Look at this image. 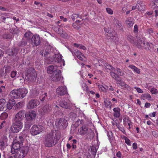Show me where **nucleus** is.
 <instances>
[{
	"instance_id": "obj_1",
	"label": "nucleus",
	"mask_w": 158,
	"mask_h": 158,
	"mask_svg": "<svg viewBox=\"0 0 158 158\" xmlns=\"http://www.w3.org/2000/svg\"><path fill=\"white\" fill-rule=\"evenodd\" d=\"M104 65L106 69L111 70V71L110 72V74L113 78L116 80H117L118 79V75L120 76H123L124 75L123 72L121 71L120 69L118 68H115L113 67L110 65L107 64Z\"/></svg>"
},
{
	"instance_id": "obj_2",
	"label": "nucleus",
	"mask_w": 158,
	"mask_h": 158,
	"mask_svg": "<svg viewBox=\"0 0 158 158\" xmlns=\"http://www.w3.org/2000/svg\"><path fill=\"white\" fill-rule=\"evenodd\" d=\"M55 135L56 134L55 132H52L46 136L44 142L45 146L50 147L55 144L56 142L55 138Z\"/></svg>"
},
{
	"instance_id": "obj_3",
	"label": "nucleus",
	"mask_w": 158,
	"mask_h": 158,
	"mask_svg": "<svg viewBox=\"0 0 158 158\" xmlns=\"http://www.w3.org/2000/svg\"><path fill=\"white\" fill-rule=\"evenodd\" d=\"M28 72H27L26 70L25 72V76L24 79L25 81L29 82H32L33 81H35L36 77H35V72L34 69L31 68L28 69Z\"/></svg>"
},
{
	"instance_id": "obj_4",
	"label": "nucleus",
	"mask_w": 158,
	"mask_h": 158,
	"mask_svg": "<svg viewBox=\"0 0 158 158\" xmlns=\"http://www.w3.org/2000/svg\"><path fill=\"white\" fill-rule=\"evenodd\" d=\"M19 139L20 140V141L19 139H15L13 140L12 146L11 149V152L12 154H14L19 149L20 146L22 145L23 139L22 136H19Z\"/></svg>"
},
{
	"instance_id": "obj_5",
	"label": "nucleus",
	"mask_w": 158,
	"mask_h": 158,
	"mask_svg": "<svg viewBox=\"0 0 158 158\" xmlns=\"http://www.w3.org/2000/svg\"><path fill=\"white\" fill-rule=\"evenodd\" d=\"M23 127L22 122L15 121L10 128V131L13 133H18L22 129Z\"/></svg>"
},
{
	"instance_id": "obj_6",
	"label": "nucleus",
	"mask_w": 158,
	"mask_h": 158,
	"mask_svg": "<svg viewBox=\"0 0 158 158\" xmlns=\"http://www.w3.org/2000/svg\"><path fill=\"white\" fill-rule=\"evenodd\" d=\"M44 129V127L41 125H34L30 130V133L33 135L40 133Z\"/></svg>"
},
{
	"instance_id": "obj_7",
	"label": "nucleus",
	"mask_w": 158,
	"mask_h": 158,
	"mask_svg": "<svg viewBox=\"0 0 158 158\" xmlns=\"http://www.w3.org/2000/svg\"><path fill=\"white\" fill-rule=\"evenodd\" d=\"M31 43L33 46L39 45L40 43V39L39 35L37 34L33 35L31 40Z\"/></svg>"
},
{
	"instance_id": "obj_8",
	"label": "nucleus",
	"mask_w": 158,
	"mask_h": 158,
	"mask_svg": "<svg viewBox=\"0 0 158 158\" xmlns=\"http://www.w3.org/2000/svg\"><path fill=\"white\" fill-rule=\"evenodd\" d=\"M40 104L39 102L37 100H31L29 101L27 105L28 109H33L37 106Z\"/></svg>"
},
{
	"instance_id": "obj_9",
	"label": "nucleus",
	"mask_w": 158,
	"mask_h": 158,
	"mask_svg": "<svg viewBox=\"0 0 158 158\" xmlns=\"http://www.w3.org/2000/svg\"><path fill=\"white\" fill-rule=\"evenodd\" d=\"M24 111H20L17 113L15 116L14 121L15 122H22V120L24 118Z\"/></svg>"
},
{
	"instance_id": "obj_10",
	"label": "nucleus",
	"mask_w": 158,
	"mask_h": 158,
	"mask_svg": "<svg viewBox=\"0 0 158 158\" xmlns=\"http://www.w3.org/2000/svg\"><path fill=\"white\" fill-rule=\"evenodd\" d=\"M56 60L60 64V66L58 65V67H60V68H62V66H64L65 65L64 61L63 59H62V56L60 54H56L55 56Z\"/></svg>"
},
{
	"instance_id": "obj_11",
	"label": "nucleus",
	"mask_w": 158,
	"mask_h": 158,
	"mask_svg": "<svg viewBox=\"0 0 158 158\" xmlns=\"http://www.w3.org/2000/svg\"><path fill=\"white\" fill-rule=\"evenodd\" d=\"M51 78L52 81H59L61 78V71L60 70H58L57 72L51 75Z\"/></svg>"
},
{
	"instance_id": "obj_12",
	"label": "nucleus",
	"mask_w": 158,
	"mask_h": 158,
	"mask_svg": "<svg viewBox=\"0 0 158 158\" xmlns=\"http://www.w3.org/2000/svg\"><path fill=\"white\" fill-rule=\"evenodd\" d=\"M58 70H60L58 69V67L56 65H51L48 66L47 67V73L49 74H55V73L57 72Z\"/></svg>"
},
{
	"instance_id": "obj_13",
	"label": "nucleus",
	"mask_w": 158,
	"mask_h": 158,
	"mask_svg": "<svg viewBox=\"0 0 158 158\" xmlns=\"http://www.w3.org/2000/svg\"><path fill=\"white\" fill-rule=\"evenodd\" d=\"M127 40L132 44L137 46L139 48H141V43H142V41H141V39H139L137 43H135L134 41V37L131 36H129L127 37Z\"/></svg>"
},
{
	"instance_id": "obj_14",
	"label": "nucleus",
	"mask_w": 158,
	"mask_h": 158,
	"mask_svg": "<svg viewBox=\"0 0 158 158\" xmlns=\"http://www.w3.org/2000/svg\"><path fill=\"white\" fill-rule=\"evenodd\" d=\"M55 124L56 126H62L64 127H66L67 126V122L64 118H62L56 120Z\"/></svg>"
},
{
	"instance_id": "obj_15",
	"label": "nucleus",
	"mask_w": 158,
	"mask_h": 158,
	"mask_svg": "<svg viewBox=\"0 0 158 158\" xmlns=\"http://www.w3.org/2000/svg\"><path fill=\"white\" fill-rule=\"evenodd\" d=\"M7 138L6 136H3L0 141V149H2L7 145Z\"/></svg>"
},
{
	"instance_id": "obj_16",
	"label": "nucleus",
	"mask_w": 158,
	"mask_h": 158,
	"mask_svg": "<svg viewBox=\"0 0 158 158\" xmlns=\"http://www.w3.org/2000/svg\"><path fill=\"white\" fill-rule=\"evenodd\" d=\"M10 95V97L13 99L20 98L18 89H14L11 91Z\"/></svg>"
},
{
	"instance_id": "obj_17",
	"label": "nucleus",
	"mask_w": 158,
	"mask_h": 158,
	"mask_svg": "<svg viewBox=\"0 0 158 158\" xmlns=\"http://www.w3.org/2000/svg\"><path fill=\"white\" fill-rule=\"evenodd\" d=\"M57 93L60 95H63L67 93V88L65 86H60L56 89Z\"/></svg>"
},
{
	"instance_id": "obj_18",
	"label": "nucleus",
	"mask_w": 158,
	"mask_h": 158,
	"mask_svg": "<svg viewBox=\"0 0 158 158\" xmlns=\"http://www.w3.org/2000/svg\"><path fill=\"white\" fill-rule=\"evenodd\" d=\"M89 129L87 126L83 125L79 130V132L80 135H84L88 133Z\"/></svg>"
},
{
	"instance_id": "obj_19",
	"label": "nucleus",
	"mask_w": 158,
	"mask_h": 158,
	"mask_svg": "<svg viewBox=\"0 0 158 158\" xmlns=\"http://www.w3.org/2000/svg\"><path fill=\"white\" fill-rule=\"evenodd\" d=\"M25 115L28 118L33 120L35 118L36 114L35 111L32 110L27 113L25 114Z\"/></svg>"
},
{
	"instance_id": "obj_20",
	"label": "nucleus",
	"mask_w": 158,
	"mask_h": 158,
	"mask_svg": "<svg viewBox=\"0 0 158 158\" xmlns=\"http://www.w3.org/2000/svg\"><path fill=\"white\" fill-rule=\"evenodd\" d=\"M33 35L31 31H27L24 34L23 39L26 40L27 42H29Z\"/></svg>"
},
{
	"instance_id": "obj_21",
	"label": "nucleus",
	"mask_w": 158,
	"mask_h": 158,
	"mask_svg": "<svg viewBox=\"0 0 158 158\" xmlns=\"http://www.w3.org/2000/svg\"><path fill=\"white\" fill-rule=\"evenodd\" d=\"M18 90L20 98H23L28 93V90L26 88H19Z\"/></svg>"
},
{
	"instance_id": "obj_22",
	"label": "nucleus",
	"mask_w": 158,
	"mask_h": 158,
	"mask_svg": "<svg viewBox=\"0 0 158 158\" xmlns=\"http://www.w3.org/2000/svg\"><path fill=\"white\" fill-rule=\"evenodd\" d=\"M51 107L49 105L44 106L42 109H40L39 111L41 113H45L50 111L51 110Z\"/></svg>"
},
{
	"instance_id": "obj_23",
	"label": "nucleus",
	"mask_w": 158,
	"mask_h": 158,
	"mask_svg": "<svg viewBox=\"0 0 158 158\" xmlns=\"http://www.w3.org/2000/svg\"><path fill=\"white\" fill-rule=\"evenodd\" d=\"M136 7H137V9L139 11H143L145 9L144 4L140 1H138L137 2Z\"/></svg>"
},
{
	"instance_id": "obj_24",
	"label": "nucleus",
	"mask_w": 158,
	"mask_h": 158,
	"mask_svg": "<svg viewBox=\"0 0 158 158\" xmlns=\"http://www.w3.org/2000/svg\"><path fill=\"white\" fill-rule=\"evenodd\" d=\"M113 116L115 118H118L120 115V109L118 107H115L113 109Z\"/></svg>"
},
{
	"instance_id": "obj_25",
	"label": "nucleus",
	"mask_w": 158,
	"mask_h": 158,
	"mask_svg": "<svg viewBox=\"0 0 158 158\" xmlns=\"http://www.w3.org/2000/svg\"><path fill=\"white\" fill-rule=\"evenodd\" d=\"M11 70V68L9 66L6 67L5 68V71L3 70L1 71L0 73L2 76H4L5 78L7 76V75Z\"/></svg>"
},
{
	"instance_id": "obj_26",
	"label": "nucleus",
	"mask_w": 158,
	"mask_h": 158,
	"mask_svg": "<svg viewBox=\"0 0 158 158\" xmlns=\"http://www.w3.org/2000/svg\"><path fill=\"white\" fill-rule=\"evenodd\" d=\"M74 53L80 60H85V56L80 51H75Z\"/></svg>"
},
{
	"instance_id": "obj_27",
	"label": "nucleus",
	"mask_w": 158,
	"mask_h": 158,
	"mask_svg": "<svg viewBox=\"0 0 158 158\" xmlns=\"http://www.w3.org/2000/svg\"><path fill=\"white\" fill-rule=\"evenodd\" d=\"M98 86L99 90L101 92H106L108 88V86L105 85H103L98 84Z\"/></svg>"
},
{
	"instance_id": "obj_28",
	"label": "nucleus",
	"mask_w": 158,
	"mask_h": 158,
	"mask_svg": "<svg viewBox=\"0 0 158 158\" xmlns=\"http://www.w3.org/2000/svg\"><path fill=\"white\" fill-rule=\"evenodd\" d=\"M15 103V102L14 99H9L7 104V109L9 110L11 109Z\"/></svg>"
},
{
	"instance_id": "obj_29",
	"label": "nucleus",
	"mask_w": 158,
	"mask_h": 158,
	"mask_svg": "<svg viewBox=\"0 0 158 158\" xmlns=\"http://www.w3.org/2000/svg\"><path fill=\"white\" fill-rule=\"evenodd\" d=\"M141 98L143 100L147 99L148 101L153 100V99H152L151 96L149 94H142L141 95Z\"/></svg>"
},
{
	"instance_id": "obj_30",
	"label": "nucleus",
	"mask_w": 158,
	"mask_h": 158,
	"mask_svg": "<svg viewBox=\"0 0 158 158\" xmlns=\"http://www.w3.org/2000/svg\"><path fill=\"white\" fill-rule=\"evenodd\" d=\"M6 101L4 99H0V111L2 110L6 107Z\"/></svg>"
},
{
	"instance_id": "obj_31",
	"label": "nucleus",
	"mask_w": 158,
	"mask_h": 158,
	"mask_svg": "<svg viewBox=\"0 0 158 158\" xmlns=\"http://www.w3.org/2000/svg\"><path fill=\"white\" fill-rule=\"evenodd\" d=\"M128 67L132 70L133 71L137 74L140 73V69L133 65H130L128 66Z\"/></svg>"
},
{
	"instance_id": "obj_32",
	"label": "nucleus",
	"mask_w": 158,
	"mask_h": 158,
	"mask_svg": "<svg viewBox=\"0 0 158 158\" xmlns=\"http://www.w3.org/2000/svg\"><path fill=\"white\" fill-rule=\"evenodd\" d=\"M141 40H142H142H141ZM143 47L144 48L147 50H149L150 48V44H151L150 43H149L147 41H143V42L142 41V43H141V44H140L141 46V47L142 46L141 45L143 44Z\"/></svg>"
},
{
	"instance_id": "obj_33",
	"label": "nucleus",
	"mask_w": 158,
	"mask_h": 158,
	"mask_svg": "<svg viewBox=\"0 0 158 158\" xmlns=\"http://www.w3.org/2000/svg\"><path fill=\"white\" fill-rule=\"evenodd\" d=\"M50 98V96H48L47 95V93H45L44 94H43L41 96H40L39 98L41 101H43L44 100L47 101Z\"/></svg>"
},
{
	"instance_id": "obj_34",
	"label": "nucleus",
	"mask_w": 158,
	"mask_h": 158,
	"mask_svg": "<svg viewBox=\"0 0 158 158\" xmlns=\"http://www.w3.org/2000/svg\"><path fill=\"white\" fill-rule=\"evenodd\" d=\"M97 62H98V65L99 66H102L104 64V61L102 60H100L98 61L97 60H94L93 63L94 66L96 67L98 66V64L97 63Z\"/></svg>"
},
{
	"instance_id": "obj_35",
	"label": "nucleus",
	"mask_w": 158,
	"mask_h": 158,
	"mask_svg": "<svg viewBox=\"0 0 158 158\" xmlns=\"http://www.w3.org/2000/svg\"><path fill=\"white\" fill-rule=\"evenodd\" d=\"M15 153V158H23L24 157V156L23 155L21 151L19 150L16 151Z\"/></svg>"
},
{
	"instance_id": "obj_36",
	"label": "nucleus",
	"mask_w": 158,
	"mask_h": 158,
	"mask_svg": "<svg viewBox=\"0 0 158 158\" xmlns=\"http://www.w3.org/2000/svg\"><path fill=\"white\" fill-rule=\"evenodd\" d=\"M28 147L27 146H26L23 147L22 150L20 151L22 154L24 156V157L27 154L28 151Z\"/></svg>"
},
{
	"instance_id": "obj_37",
	"label": "nucleus",
	"mask_w": 158,
	"mask_h": 158,
	"mask_svg": "<svg viewBox=\"0 0 158 158\" xmlns=\"http://www.w3.org/2000/svg\"><path fill=\"white\" fill-rule=\"evenodd\" d=\"M80 22L79 20L77 21L75 23H73V27L75 28L79 29L81 26V24L80 23Z\"/></svg>"
},
{
	"instance_id": "obj_38",
	"label": "nucleus",
	"mask_w": 158,
	"mask_h": 158,
	"mask_svg": "<svg viewBox=\"0 0 158 158\" xmlns=\"http://www.w3.org/2000/svg\"><path fill=\"white\" fill-rule=\"evenodd\" d=\"M74 46L77 48H79L81 49H82L83 50H85L86 49V47L82 44L75 43L74 44Z\"/></svg>"
},
{
	"instance_id": "obj_39",
	"label": "nucleus",
	"mask_w": 158,
	"mask_h": 158,
	"mask_svg": "<svg viewBox=\"0 0 158 158\" xmlns=\"http://www.w3.org/2000/svg\"><path fill=\"white\" fill-rule=\"evenodd\" d=\"M123 120L124 124L126 125L127 124L129 126V128H130L131 122L129 120V118L128 117H125L123 119Z\"/></svg>"
},
{
	"instance_id": "obj_40",
	"label": "nucleus",
	"mask_w": 158,
	"mask_h": 158,
	"mask_svg": "<svg viewBox=\"0 0 158 158\" xmlns=\"http://www.w3.org/2000/svg\"><path fill=\"white\" fill-rule=\"evenodd\" d=\"M17 73V72L16 71L13 70L11 72L10 75L12 78H15V79H16V77H18L16 76Z\"/></svg>"
},
{
	"instance_id": "obj_41",
	"label": "nucleus",
	"mask_w": 158,
	"mask_h": 158,
	"mask_svg": "<svg viewBox=\"0 0 158 158\" xmlns=\"http://www.w3.org/2000/svg\"><path fill=\"white\" fill-rule=\"evenodd\" d=\"M133 22L131 18H128L127 21V24L128 26L131 27L133 24Z\"/></svg>"
},
{
	"instance_id": "obj_42",
	"label": "nucleus",
	"mask_w": 158,
	"mask_h": 158,
	"mask_svg": "<svg viewBox=\"0 0 158 158\" xmlns=\"http://www.w3.org/2000/svg\"><path fill=\"white\" fill-rule=\"evenodd\" d=\"M8 114L6 112L2 113L0 116L1 119L2 120L6 119L8 117Z\"/></svg>"
},
{
	"instance_id": "obj_43",
	"label": "nucleus",
	"mask_w": 158,
	"mask_h": 158,
	"mask_svg": "<svg viewBox=\"0 0 158 158\" xmlns=\"http://www.w3.org/2000/svg\"><path fill=\"white\" fill-rule=\"evenodd\" d=\"M115 33L114 32H113L112 33H108L107 35L108 36L110 37V38H108V39L111 38L112 40H114V37H115Z\"/></svg>"
},
{
	"instance_id": "obj_44",
	"label": "nucleus",
	"mask_w": 158,
	"mask_h": 158,
	"mask_svg": "<svg viewBox=\"0 0 158 158\" xmlns=\"http://www.w3.org/2000/svg\"><path fill=\"white\" fill-rule=\"evenodd\" d=\"M60 106L63 108H68V107L67 106V104L66 103V102H60Z\"/></svg>"
},
{
	"instance_id": "obj_45",
	"label": "nucleus",
	"mask_w": 158,
	"mask_h": 158,
	"mask_svg": "<svg viewBox=\"0 0 158 158\" xmlns=\"http://www.w3.org/2000/svg\"><path fill=\"white\" fill-rule=\"evenodd\" d=\"M156 1H152L150 4V6L153 8H155L157 7L156 3Z\"/></svg>"
},
{
	"instance_id": "obj_46",
	"label": "nucleus",
	"mask_w": 158,
	"mask_h": 158,
	"mask_svg": "<svg viewBox=\"0 0 158 158\" xmlns=\"http://www.w3.org/2000/svg\"><path fill=\"white\" fill-rule=\"evenodd\" d=\"M104 103L106 106V107L110 106V107L111 108V103L109 100H105Z\"/></svg>"
},
{
	"instance_id": "obj_47",
	"label": "nucleus",
	"mask_w": 158,
	"mask_h": 158,
	"mask_svg": "<svg viewBox=\"0 0 158 158\" xmlns=\"http://www.w3.org/2000/svg\"><path fill=\"white\" fill-rule=\"evenodd\" d=\"M152 94H156L158 93L157 89L155 88H152L150 90Z\"/></svg>"
},
{
	"instance_id": "obj_48",
	"label": "nucleus",
	"mask_w": 158,
	"mask_h": 158,
	"mask_svg": "<svg viewBox=\"0 0 158 158\" xmlns=\"http://www.w3.org/2000/svg\"><path fill=\"white\" fill-rule=\"evenodd\" d=\"M106 10L107 13L110 15H112L113 13V10L109 8H106Z\"/></svg>"
},
{
	"instance_id": "obj_49",
	"label": "nucleus",
	"mask_w": 158,
	"mask_h": 158,
	"mask_svg": "<svg viewBox=\"0 0 158 158\" xmlns=\"http://www.w3.org/2000/svg\"><path fill=\"white\" fill-rule=\"evenodd\" d=\"M23 102H20L16 104V106L18 108H20L23 106Z\"/></svg>"
},
{
	"instance_id": "obj_50",
	"label": "nucleus",
	"mask_w": 158,
	"mask_h": 158,
	"mask_svg": "<svg viewBox=\"0 0 158 158\" xmlns=\"http://www.w3.org/2000/svg\"><path fill=\"white\" fill-rule=\"evenodd\" d=\"M81 86L83 89L84 90H87L88 89V86L85 83H83L82 84Z\"/></svg>"
},
{
	"instance_id": "obj_51",
	"label": "nucleus",
	"mask_w": 158,
	"mask_h": 158,
	"mask_svg": "<svg viewBox=\"0 0 158 158\" xmlns=\"http://www.w3.org/2000/svg\"><path fill=\"white\" fill-rule=\"evenodd\" d=\"M79 17V15L76 14H73L71 16V18L73 21H74L76 19Z\"/></svg>"
},
{
	"instance_id": "obj_52",
	"label": "nucleus",
	"mask_w": 158,
	"mask_h": 158,
	"mask_svg": "<svg viewBox=\"0 0 158 158\" xmlns=\"http://www.w3.org/2000/svg\"><path fill=\"white\" fill-rule=\"evenodd\" d=\"M117 83L119 84L122 87H124L126 84L124 81H117Z\"/></svg>"
},
{
	"instance_id": "obj_53",
	"label": "nucleus",
	"mask_w": 158,
	"mask_h": 158,
	"mask_svg": "<svg viewBox=\"0 0 158 158\" xmlns=\"http://www.w3.org/2000/svg\"><path fill=\"white\" fill-rule=\"evenodd\" d=\"M5 90V87L2 85L0 87V94H2Z\"/></svg>"
},
{
	"instance_id": "obj_54",
	"label": "nucleus",
	"mask_w": 158,
	"mask_h": 158,
	"mask_svg": "<svg viewBox=\"0 0 158 158\" xmlns=\"http://www.w3.org/2000/svg\"><path fill=\"white\" fill-rule=\"evenodd\" d=\"M114 23L117 24L118 27H120L121 26V24L116 19H114Z\"/></svg>"
},
{
	"instance_id": "obj_55",
	"label": "nucleus",
	"mask_w": 158,
	"mask_h": 158,
	"mask_svg": "<svg viewBox=\"0 0 158 158\" xmlns=\"http://www.w3.org/2000/svg\"><path fill=\"white\" fill-rule=\"evenodd\" d=\"M134 88L139 93H142L143 92V91L142 89L139 88L135 86L134 87Z\"/></svg>"
},
{
	"instance_id": "obj_56",
	"label": "nucleus",
	"mask_w": 158,
	"mask_h": 158,
	"mask_svg": "<svg viewBox=\"0 0 158 158\" xmlns=\"http://www.w3.org/2000/svg\"><path fill=\"white\" fill-rule=\"evenodd\" d=\"M125 143L128 145L131 146V143L130 140L127 138L125 140Z\"/></svg>"
},
{
	"instance_id": "obj_57",
	"label": "nucleus",
	"mask_w": 158,
	"mask_h": 158,
	"mask_svg": "<svg viewBox=\"0 0 158 158\" xmlns=\"http://www.w3.org/2000/svg\"><path fill=\"white\" fill-rule=\"evenodd\" d=\"M132 148H133L135 150L137 148V144L135 143H133L132 144Z\"/></svg>"
},
{
	"instance_id": "obj_58",
	"label": "nucleus",
	"mask_w": 158,
	"mask_h": 158,
	"mask_svg": "<svg viewBox=\"0 0 158 158\" xmlns=\"http://www.w3.org/2000/svg\"><path fill=\"white\" fill-rule=\"evenodd\" d=\"M124 87L126 89H127V90L129 91L131 90V88L128 85L125 84L124 86Z\"/></svg>"
},
{
	"instance_id": "obj_59",
	"label": "nucleus",
	"mask_w": 158,
	"mask_h": 158,
	"mask_svg": "<svg viewBox=\"0 0 158 158\" xmlns=\"http://www.w3.org/2000/svg\"><path fill=\"white\" fill-rule=\"evenodd\" d=\"M151 106V104L149 103L146 102L145 104V107L147 108H149Z\"/></svg>"
},
{
	"instance_id": "obj_60",
	"label": "nucleus",
	"mask_w": 158,
	"mask_h": 158,
	"mask_svg": "<svg viewBox=\"0 0 158 158\" xmlns=\"http://www.w3.org/2000/svg\"><path fill=\"white\" fill-rule=\"evenodd\" d=\"M156 112H153L151 114H149V115L150 117H155L156 116Z\"/></svg>"
},
{
	"instance_id": "obj_61",
	"label": "nucleus",
	"mask_w": 158,
	"mask_h": 158,
	"mask_svg": "<svg viewBox=\"0 0 158 158\" xmlns=\"http://www.w3.org/2000/svg\"><path fill=\"white\" fill-rule=\"evenodd\" d=\"M60 19L63 20V21L64 22H65L67 21V19L66 18H64V17L62 16H60Z\"/></svg>"
},
{
	"instance_id": "obj_62",
	"label": "nucleus",
	"mask_w": 158,
	"mask_h": 158,
	"mask_svg": "<svg viewBox=\"0 0 158 158\" xmlns=\"http://www.w3.org/2000/svg\"><path fill=\"white\" fill-rule=\"evenodd\" d=\"M5 121H4L1 123V124H0V129H1L2 128L3 124L5 123Z\"/></svg>"
},
{
	"instance_id": "obj_63",
	"label": "nucleus",
	"mask_w": 158,
	"mask_h": 158,
	"mask_svg": "<svg viewBox=\"0 0 158 158\" xmlns=\"http://www.w3.org/2000/svg\"><path fill=\"white\" fill-rule=\"evenodd\" d=\"M134 29L135 31H137L138 30V26L137 25H135L134 27Z\"/></svg>"
},
{
	"instance_id": "obj_64",
	"label": "nucleus",
	"mask_w": 158,
	"mask_h": 158,
	"mask_svg": "<svg viewBox=\"0 0 158 158\" xmlns=\"http://www.w3.org/2000/svg\"><path fill=\"white\" fill-rule=\"evenodd\" d=\"M117 156L119 158L121 157V153L120 152H118L117 153Z\"/></svg>"
}]
</instances>
